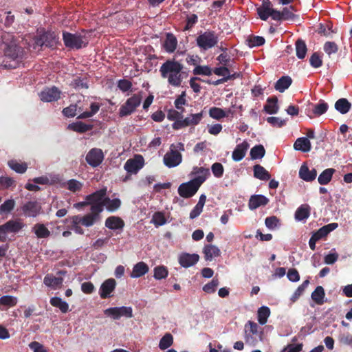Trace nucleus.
<instances>
[{
  "mask_svg": "<svg viewBox=\"0 0 352 352\" xmlns=\"http://www.w3.org/2000/svg\"><path fill=\"white\" fill-rule=\"evenodd\" d=\"M183 67V65L177 61L167 60L162 64L160 71L169 85L179 87L184 78Z\"/></svg>",
  "mask_w": 352,
  "mask_h": 352,
  "instance_id": "1",
  "label": "nucleus"
},
{
  "mask_svg": "<svg viewBox=\"0 0 352 352\" xmlns=\"http://www.w3.org/2000/svg\"><path fill=\"white\" fill-rule=\"evenodd\" d=\"M244 339L246 344L255 346L259 341H263V329L256 322L249 320L244 327Z\"/></svg>",
  "mask_w": 352,
  "mask_h": 352,
  "instance_id": "2",
  "label": "nucleus"
},
{
  "mask_svg": "<svg viewBox=\"0 0 352 352\" xmlns=\"http://www.w3.org/2000/svg\"><path fill=\"white\" fill-rule=\"evenodd\" d=\"M100 104L96 102H93L90 105L89 111L82 112V108L78 107L77 104H72L68 107L63 109V113L66 117H74L76 115L79 113L78 118L85 119L91 118L94 116L100 109Z\"/></svg>",
  "mask_w": 352,
  "mask_h": 352,
  "instance_id": "3",
  "label": "nucleus"
},
{
  "mask_svg": "<svg viewBox=\"0 0 352 352\" xmlns=\"http://www.w3.org/2000/svg\"><path fill=\"white\" fill-rule=\"evenodd\" d=\"M205 181V176L195 177L188 182L182 184L178 188L179 195L184 198L192 197Z\"/></svg>",
  "mask_w": 352,
  "mask_h": 352,
  "instance_id": "4",
  "label": "nucleus"
},
{
  "mask_svg": "<svg viewBox=\"0 0 352 352\" xmlns=\"http://www.w3.org/2000/svg\"><path fill=\"white\" fill-rule=\"evenodd\" d=\"M107 191V188H103L87 196V204L91 205V210L99 212L103 211Z\"/></svg>",
  "mask_w": 352,
  "mask_h": 352,
  "instance_id": "5",
  "label": "nucleus"
},
{
  "mask_svg": "<svg viewBox=\"0 0 352 352\" xmlns=\"http://www.w3.org/2000/svg\"><path fill=\"white\" fill-rule=\"evenodd\" d=\"M25 226L20 219L10 220L0 226V241L5 242L10 233H17Z\"/></svg>",
  "mask_w": 352,
  "mask_h": 352,
  "instance_id": "6",
  "label": "nucleus"
},
{
  "mask_svg": "<svg viewBox=\"0 0 352 352\" xmlns=\"http://www.w3.org/2000/svg\"><path fill=\"white\" fill-rule=\"evenodd\" d=\"M104 314L114 320H119L121 317L131 318L133 316L132 307L126 306L107 308L104 310Z\"/></svg>",
  "mask_w": 352,
  "mask_h": 352,
  "instance_id": "7",
  "label": "nucleus"
},
{
  "mask_svg": "<svg viewBox=\"0 0 352 352\" xmlns=\"http://www.w3.org/2000/svg\"><path fill=\"white\" fill-rule=\"evenodd\" d=\"M197 45L203 50L214 47L218 43V37L213 32H205L196 39Z\"/></svg>",
  "mask_w": 352,
  "mask_h": 352,
  "instance_id": "8",
  "label": "nucleus"
},
{
  "mask_svg": "<svg viewBox=\"0 0 352 352\" xmlns=\"http://www.w3.org/2000/svg\"><path fill=\"white\" fill-rule=\"evenodd\" d=\"M257 13L261 19L266 21L270 16L276 20L279 18V11L273 8L270 0H263L262 5L257 8Z\"/></svg>",
  "mask_w": 352,
  "mask_h": 352,
  "instance_id": "9",
  "label": "nucleus"
},
{
  "mask_svg": "<svg viewBox=\"0 0 352 352\" xmlns=\"http://www.w3.org/2000/svg\"><path fill=\"white\" fill-rule=\"evenodd\" d=\"M142 96L136 94L127 99L124 104L120 109L119 114L120 116H126L135 111L136 108L140 104Z\"/></svg>",
  "mask_w": 352,
  "mask_h": 352,
  "instance_id": "10",
  "label": "nucleus"
},
{
  "mask_svg": "<svg viewBox=\"0 0 352 352\" xmlns=\"http://www.w3.org/2000/svg\"><path fill=\"white\" fill-rule=\"evenodd\" d=\"M63 41L67 47L77 49L85 46L87 43V40L85 37L67 32L63 33Z\"/></svg>",
  "mask_w": 352,
  "mask_h": 352,
  "instance_id": "11",
  "label": "nucleus"
},
{
  "mask_svg": "<svg viewBox=\"0 0 352 352\" xmlns=\"http://www.w3.org/2000/svg\"><path fill=\"white\" fill-rule=\"evenodd\" d=\"M182 160V155L175 150V146H170V150L164 157V163L168 168H173L178 166Z\"/></svg>",
  "mask_w": 352,
  "mask_h": 352,
  "instance_id": "12",
  "label": "nucleus"
},
{
  "mask_svg": "<svg viewBox=\"0 0 352 352\" xmlns=\"http://www.w3.org/2000/svg\"><path fill=\"white\" fill-rule=\"evenodd\" d=\"M143 166L144 158L142 156L138 155L133 159H129L126 162L124 168L127 173L135 174L143 167Z\"/></svg>",
  "mask_w": 352,
  "mask_h": 352,
  "instance_id": "13",
  "label": "nucleus"
},
{
  "mask_svg": "<svg viewBox=\"0 0 352 352\" xmlns=\"http://www.w3.org/2000/svg\"><path fill=\"white\" fill-rule=\"evenodd\" d=\"M39 97L43 102H53L60 98V91L56 87L46 88L39 94Z\"/></svg>",
  "mask_w": 352,
  "mask_h": 352,
  "instance_id": "14",
  "label": "nucleus"
},
{
  "mask_svg": "<svg viewBox=\"0 0 352 352\" xmlns=\"http://www.w3.org/2000/svg\"><path fill=\"white\" fill-rule=\"evenodd\" d=\"M104 159V155L101 149L92 148L86 156L87 162L92 167L99 166Z\"/></svg>",
  "mask_w": 352,
  "mask_h": 352,
  "instance_id": "15",
  "label": "nucleus"
},
{
  "mask_svg": "<svg viewBox=\"0 0 352 352\" xmlns=\"http://www.w3.org/2000/svg\"><path fill=\"white\" fill-rule=\"evenodd\" d=\"M199 259V256L197 254H188L182 253L179 255L178 261L179 263L183 267H190L196 264Z\"/></svg>",
  "mask_w": 352,
  "mask_h": 352,
  "instance_id": "16",
  "label": "nucleus"
},
{
  "mask_svg": "<svg viewBox=\"0 0 352 352\" xmlns=\"http://www.w3.org/2000/svg\"><path fill=\"white\" fill-rule=\"evenodd\" d=\"M116 282L113 278H109L103 282L99 289V294L102 298H107L111 296L114 291Z\"/></svg>",
  "mask_w": 352,
  "mask_h": 352,
  "instance_id": "17",
  "label": "nucleus"
},
{
  "mask_svg": "<svg viewBox=\"0 0 352 352\" xmlns=\"http://www.w3.org/2000/svg\"><path fill=\"white\" fill-rule=\"evenodd\" d=\"M249 147L250 144L246 140H244L242 143L237 144L232 153V160L234 162H239L242 160L245 156Z\"/></svg>",
  "mask_w": 352,
  "mask_h": 352,
  "instance_id": "18",
  "label": "nucleus"
},
{
  "mask_svg": "<svg viewBox=\"0 0 352 352\" xmlns=\"http://www.w3.org/2000/svg\"><path fill=\"white\" fill-rule=\"evenodd\" d=\"M148 271V265L143 261H140L133 265L130 276L132 278H138L147 274Z\"/></svg>",
  "mask_w": 352,
  "mask_h": 352,
  "instance_id": "19",
  "label": "nucleus"
},
{
  "mask_svg": "<svg viewBox=\"0 0 352 352\" xmlns=\"http://www.w3.org/2000/svg\"><path fill=\"white\" fill-rule=\"evenodd\" d=\"M317 171L315 168L309 170L306 164L301 165L299 170V177L305 182H311L316 179Z\"/></svg>",
  "mask_w": 352,
  "mask_h": 352,
  "instance_id": "20",
  "label": "nucleus"
},
{
  "mask_svg": "<svg viewBox=\"0 0 352 352\" xmlns=\"http://www.w3.org/2000/svg\"><path fill=\"white\" fill-rule=\"evenodd\" d=\"M268 201V199L263 195H252L249 200L248 207L250 210H253L258 208V207L267 205Z\"/></svg>",
  "mask_w": 352,
  "mask_h": 352,
  "instance_id": "21",
  "label": "nucleus"
},
{
  "mask_svg": "<svg viewBox=\"0 0 352 352\" xmlns=\"http://www.w3.org/2000/svg\"><path fill=\"white\" fill-rule=\"evenodd\" d=\"M203 253L206 261H212L221 255V250L217 245L208 244L204 247Z\"/></svg>",
  "mask_w": 352,
  "mask_h": 352,
  "instance_id": "22",
  "label": "nucleus"
},
{
  "mask_svg": "<svg viewBox=\"0 0 352 352\" xmlns=\"http://www.w3.org/2000/svg\"><path fill=\"white\" fill-rule=\"evenodd\" d=\"M41 210V206L35 201L28 202L23 207V210L25 215L32 217H36L40 213Z\"/></svg>",
  "mask_w": 352,
  "mask_h": 352,
  "instance_id": "23",
  "label": "nucleus"
},
{
  "mask_svg": "<svg viewBox=\"0 0 352 352\" xmlns=\"http://www.w3.org/2000/svg\"><path fill=\"white\" fill-rule=\"evenodd\" d=\"M63 282L62 277H56L53 274H47L43 279V283L53 289L60 288Z\"/></svg>",
  "mask_w": 352,
  "mask_h": 352,
  "instance_id": "24",
  "label": "nucleus"
},
{
  "mask_svg": "<svg viewBox=\"0 0 352 352\" xmlns=\"http://www.w3.org/2000/svg\"><path fill=\"white\" fill-rule=\"evenodd\" d=\"M18 298L16 296L10 295H5L0 298V310L6 311L10 307L16 305Z\"/></svg>",
  "mask_w": 352,
  "mask_h": 352,
  "instance_id": "25",
  "label": "nucleus"
},
{
  "mask_svg": "<svg viewBox=\"0 0 352 352\" xmlns=\"http://www.w3.org/2000/svg\"><path fill=\"white\" fill-rule=\"evenodd\" d=\"M294 148L296 151L307 153L311 149V144L307 138H299L295 141Z\"/></svg>",
  "mask_w": 352,
  "mask_h": 352,
  "instance_id": "26",
  "label": "nucleus"
},
{
  "mask_svg": "<svg viewBox=\"0 0 352 352\" xmlns=\"http://www.w3.org/2000/svg\"><path fill=\"white\" fill-rule=\"evenodd\" d=\"M100 212L91 210L88 213L82 216V226L85 227H91L95 223L100 221Z\"/></svg>",
  "mask_w": 352,
  "mask_h": 352,
  "instance_id": "27",
  "label": "nucleus"
},
{
  "mask_svg": "<svg viewBox=\"0 0 352 352\" xmlns=\"http://www.w3.org/2000/svg\"><path fill=\"white\" fill-rule=\"evenodd\" d=\"M66 221L70 222L72 229L77 234H83L84 230L80 224L82 225V216L74 215L65 219Z\"/></svg>",
  "mask_w": 352,
  "mask_h": 352,
  "instance_id": "28",
  "label": "nucleus"
},
{
  "mask_svg": "<svg viewBox=\"0 0 352 352\" xmlns=\"http://www.w3.org/2000/svg\"><path fill=\"white\" fill-rule=\"evenodd\" d=\"M124 223L120 217L112 216L105 221V226L111 230L122 229Z\"/></svg>",
  "mask_w": 352,
  "mask_h": 352,
  "instance_id": "29",
  "label": "nucleus"
},
{
  "mask_svg": "<svg viewBox=\"0 0 352 352\" xmlns=\"http://www.w3.org/2000/svg\"><path fill=\"white\" fill-rule=\"evenodd\" d=\"M310 214V207L307 204L301 205L295 212V219L297 221L307 219Z\"/></svg>",
  "mask_w": 352,
  "mask_h": 352,
  "instance_id": "30",
  "label": "nucleus"
},
{
  "mask_svg": "<svg viewBox=\"0 0 352 352\" xmlns=\"http://www.w3.org/2000/svg\"><path fill=\"white\" fill-rule=\"evenodd\" d=\"M32 231L38 238H47L50 235V231L42 223H36L32 227Z\"/></svg>",
  "mask_w": 352,
  "mask_h": 352,
  "instance_id": "31",
  "label": "nucleus"
},
{
  "mask_svg": "<svg viewBox=\"0 0 352 352\" xmlns=\"http://www.w3.org/2000/svg\"><path fill=\"white\" fill-rule=\"evenodd\" d=\"M67 129L78 133H85L89 130H91L92 129V125L86 124L82 122L78 121L69 124L67 126Z\"/></svg>",
  "mask_w": 352,
  "mask_h": 352,
  "instance_id": "32",
  "label": "nucleus"
},
{
  "mask_svg": "<svg viewBox=\"0 0 352 352\" xmlns=\"http://www.w3.org/2000/svg\"><path fill=\"white\" fill-rule=\"evenodd\" d=\"M177 45V41L175 36L172 34H167L166 40L164 41V47L166 52L171 53L173 52Z\"/></svg>",
  "mask_w": 352,
  "mask_h": 352,
  "instance_id": "33",
  "label": "nucleus"
},
{
  "mask_svg": "<svg viewBox=\"0 0 352 352\" xmlns=\"http://www.w3.org/2000/svg\"><path fill=\"white\" fill-rule=\"evenodd\" d=\"M335 169L333 168H327L323 170L320 175L318 176V181L321 185H326L329 183L331 180L332 176L335 173Z\"/></svg>",
  "mask_w": 352,
  "mask_h": 352,
  "instance_id": "34",
  "label": "nucleus"
},
{
  "mask_svg": "<svg viewBox=\"0 0 352 352\" xmlns=\"http://www.w3.org/2000/svg\"><path fill=\"white\" fill-rule=\"evenodd\" d=\"M292 78L289 76L281 77L275 85V89L279 92H284L292 84Z\"/></svg>",
  "mask_w": 352,
  "mask_h": 352,
  "instance_id": "35",
  "label": "nucleus"
},
{
  "mask_svg": "<svg viewBox=\"0 0 352 352\" xmlns=\"http://www.w3.org/2000/svg\"><path fill=\"white\" fill-rule=\"evenodd\" d=\"M325 293L322 286H318L311 294V299L318 305L324 303Z\"/></svg>",
  "mask_w": 352,
  "mask_h": 352,
  "instance_id": "36",
  "label": "nucleus"
},
{
  "mask_svg": "<svg viewBox=\"0 0 352 352\" xmlns=\"http://www.w3.org/2000/svg\"><path fill=\"white\" fill-rule=\"evenodd\" d=\"M50 302L53 307L58 308L63 313H67L69 311L68 303L59 297H52Z\"/></svg>",
  "mask_w": 352,
  "mask_h": 352,
  "instance_id": "37",
  "label": "nucleus"
},
{
  "mask_svg": "<svg viewBox=\"0 0 352 352\" xmlns=\"http://www.w3.org/2000/svg\"><path fill=\"white\" fill-rule=\"evenodd\" d=\"M254 176L261 180H269L270 175L268 171L261 165L254 166Z\"/></svg>",
  "mask_w": 352,
  "mask_h": 352,
  "instance_id": "38",
  "label": "nucleus"
},
{
  "mask_svg": "<svg viewBox=\"0 0 352 352\" xmlns=\"http://www.w3.org/2000/svg\"><path fill=\"white\" fill-rule=\"evenodd\" d=\"M266 113L269 114H275L278 111V100L276 98H269L264 107Z\"/></svg>",
  "mask_w": 352,
  "mask_h": 352,
  "instance_id": "39",
  "label": "nucleus"
},
{
  "mask_svg": "<svg viewBox=\"0 0 352 352\" xmlns=\"http://www.w3.org/2000/svg\"><path fill=\"white\" fill-rule=\"evenodd\" d=\"M121 206V201L118 198L111 199L106 197L104 208L109 212H114L117 210Z\"/></svg>",
  "mask_w": 352,
  "mask_h": 352,
  "instance_id": "40",
  "label": "nucleus"
},
{
  "mask_svg": "<svg viewBox=\"0 0 352 352\" xmlns=\"http://www.w3.org/2000/svg\"><path fill=\"white\" fill-rule=\"evenodd\" d=\"M173 336L170 333H165L159 342V348L161 350H166L173 344Z\"/></svg>",
  "mask_w": 352,
  "mask_h": 352,
  "instance_id": "41",
  "label": "nucleus"
},
{
  "mask_svg": "<svg viewBox=\"0 0 352 352\" xmlns=\"http://www.w3.org/2000/svg\"><path fill=\"white\" fill-rule=\"evenodd\" d=\"M335 108L340 113L344 114L350 110L351 104L346 99L341 98L336 102Z\"/></svg>",
  "mask_w": 352,
  "mask_h": 352,
  "instance_id": "42",
  "label": "nucleus"
},
{
  "mask_svg": "<svg viewBox=\"0 0 352 352\" xmlns=\"http://www.w3.org/2000/svg\"><path fill=\"white\" fill-rule=\"evenodd\" d=\"M258 321L260 324H265L270 315V309L266 306L260 307L258 310Z\"/></svg>",
  "mask_w": 352,
  "mask_h": 352,
  "instance_id": "43",
  "label": "nucleus"
},
{
  "mask_svg": "<svg viewBox=\"0 0 352 352\" xmlns=\"http://www.w3.org/2000/svg\"><path fill=\"white\" fill-rule=\"evenodd\" d=\"M9 167L17 173H24L28 168L26 163H21L16 160H10L8 162Z\"/></svg>",
  "mask_w": 352,
  "mask_h": 352,
  "instance_id": "44",
  "label": "nucleus"
},
{
  "mask_svg": "<svg viewBox=\"0 0 352 352\" xmlns=\"http://www.w3.org/2000/svg\"><path fill=\"white\" fill-rule=\"evenodd\" d=\"M250 154L252 160L261 159L265 154V150L263 146L256 145L251 148Z\"/></svg>",
  "mask_w": 352,
  "mask_h": 352,
  "instance_id": "45",
  "label": "nucleus"
},
{
  "mask_svg": "<svg viewBox=\"0 0 352 352\" xmlns=\"http://www.w3.org/2000/svg\"><path fill=\"white\" fill-rule=\"evenodd\" d=\"M168 272L166 267L159 265L153 269V277L156 280L166 278L168 276Z\"/></svg>",
  "mask_w": 352,
  "mask_h": 352,
  "instance_id": "46",
  "label": "nucleus"
},
{
  "mask_svg": "<svg viewBox=\"0 0 352 352\" xmlns=\"http://www.w3.org/2000/svg\"><path fill=\"white\" fill-rule=\"evenodd\" d=\"M209 116L215 120H220L228 116V113L223 109L212 107L209 109Z\"/></svg>",
  "mask_w": 352,
  "mask_h": 352,
  "instance_id": "47",
  "label": "nucleus"
},
{
  "mask_svg": "<svg viewBox=\"0 0 352 352\" xmlns=\"http://www.w3.org/2000/svg\"><path fill=\"white\" fill-rule=\"evenodd\" d=\"M203 118L202 113L190 114L184 119L186 124L188 126L197 125L200 122Z\"/></svg>",
  "mask_w": 352,
  "mask_h": 352,
  "instance_id": "48",
  "label": "nucleus"
},
{
  "mask_svg": "<svg viewBox=\"0 0 352 352\" xmlns=\"http://www.w3.org/2000/svg\"><path fill=\"white\" fill-rule=\"evenodd\" d=\"M219 285V280L217 278H213L211 281L204 285L202 289L206 294H213L216 292Z\"/></svg>",
  "mask_w": 352,
  "mask_h": 352,
  "instance_id": "49",
  "label": "nucleus"
},
{
  "mask_svg": "<svg viewBox=\"0 0 352 352\" xmlns=\"http://www.w3.org/2000/svg\"><path fill=\"white\" fill-rule=\"evenodd\" d=\"M296 56L298 58L302 59L305 58L307 53V46L304 41L298 40L296 43Z\"/></svg>",
  "mask_w": 352,
  "mask_h": 352,
  "instance_id": "50",
  "label": "nucleus"
},
{
  "mask_svg": "<svg viewBox=\"0 0 352 352\" xmlns=\"http://www.w3.org/2000/svg\"><path fill=\"white\" fill-rule=\"evenodd\" d=\"M19 53L20 49L15 43H12L8 45L7 47L5 49L6 55L12 58H16Z\"/></svg>",
  "mask_w": 352,
  "mask_h": 352,
  "instance_id": "51",
  "label": "nucleus"
},
{
  "mask_svg": "<svg viewBox=\"0 0 352 352\" xmlns=\"http://www.w3.org/2000/svg\"><path fill=\"white\" fill-rule=\"evenodd\" d=\"M195 75L210 76L212 69L208 65H196L192 71Z\"/></svg>",
  "mask_w": 352,
  "mask_h": 352,
  "instance_id": "52",
  "label": "nucleus"
},
{
  "mask_svg": "<svg viewBox=\"0 0 352 352\" xmlns=\"http://www.w3.org/2000/svg\"><path fill=\"white\" fill-rule=\"evenodd\" d=\"M65 185L67 188L73 192L80 191L82 188V184L76 179H70Z\"/></svg>",
  "mask_w": 352,
  "mask_h": 352,
  "instance_id": "53",
  "label": "nucleus"
},
{
  "mask_svg": "<svg viewBox=\"0 0 352 352\" xmlns=\"http://www.w3.org/2000/svg\"><path fill=\"white\" fill-rule=\"evenodd\" d=\"M323 50L324 52L330 56L333 54H336L338 50L337 44L332 41H327L324 44Z\"/></svg>",
  "mask_w": 352,
  "mask_h": 352,
  "instance_id": "54",
  "label": "nucleus"
},
{
  "mask_svg": "<svg viewBox=\"0 0 352 352\" xmlns=\"http://www.w3.org/2000/svg\"><path fill=\"white\" fill-rule=\"evenodd\" d=\"M265 224L268 229L274 230L275 228L279 227L280 221L276 217L271 216L265 219Z\"/></svg>",
  "mask_w": 352,
  "mask_h": 352,
  "instance_id": "55",
  "label": "nucleus"
},
{
  "mask_svg": "<svg viewBox=\"0 0 352 352\" xmlns=\"http://www.w3.org/2000/svg\"><path fill=\"white\" fill-rule=\"evenodd\" d=\"M151 223L156 227L163 226L166 223V219L162 212H155L152 218Z\"/></svg>",
  "mask_w": 352,
  "mask_h": 352,
  "instance_id": "56",
  "label": "nucleus"
},
{
  "mask_svg": "<svg viewBox=\"0 0 352 352\" xmlns=\"http://www.w3.org/2000/svg\"><path fill=\"white\" fill-rule=\"evenodd\" d=\"M267 121L274 127H282L286 124L285 120L281 119L278 117H268Z\"/></svg>",
  "mask_w": 352,
  "mask_h": 352,
  "instance_id": "57",
  "label": "nucleus"
},
{
  "mask_svg": "<svg viewBox=\"0 0 352 352\" xmlns=\"http://www.w3.org/2000/svg\"><path fill=\"white\" fill-rule=\"evenodd\" d=\"M28 346L33 352H48L42 344L36 341L31 342Z\"/></svg>",
  "mask_w": 352,
  "mask_h": 352,
  "instance_id": "58",
  "label": "nucleus"
},
{
  "mask_svg": "<svg viewBox=\"0 0 352 352\" xmlns=\"http://www.w3.org/2000/svg\"><path fill=\"white\" fill-rule=\"evenodd\" d=\"M328 109V105L325 102H320L315 105L313 112L316 116H320L324 113Z\"/></svg>",
  "mask_w": 352,
  "mask_h": 352,
  "instance_id": "59",
  "label": "nucleus"
},
{
  "mask_svg": "<svg viewBox=\"0 0 352 352\" xmlns=\"http://www.w3.org/2000/svg\"><path fill=\"white\" fill-rule=\"evenodd\" d=\"M212 172L216 177H221L223 174V166L221 164L216 162L212 165Z\"/></svg>",
  "mask_w": 352,
  "mask_h": 352,
  "instance_id": "60",
  "label": "nucleus"
},
{
  "mask_svg": "<svg viewBox=\"0 0 352 352\" xmlns=\"http://www.w3.org/2000/svg\"><path fill=\"white\" fill-rule=\"evenodd\" d=\"M265 39L262 36H253L248 39V45L250 47L260 46L264 44Z\"/></svg>",
  "mask_w": 352,
  "mask_h": 352,
  "instance_id": "61",
  "label": "nucleus"
},
{
  "mask_svg": "<svg viewBox=\"0 0 352 352\" xmlns=\"http://www.w3.org/2000/svg\"><path fill=\"white\" fill-rule=\"evenodd\" d=\"M14 206V200L9 199L6 201L0 206V213H6L11 211Z\"/></svg>",
  "mask_w": 352,
  "mask_h": 352,
  "instance_id": "62",
  "label": "nucleus"
},
{
  "mask_svg": "<svg viewBox=\"0 0 352 352\" xmlns=\"http://www.w3.org/2000/svg\"><path fill=\"white\" fill-rule=\"evenodd\" d=\"M14 181L8 177H0V189H5L12 186Z\"/></svg>",
  "mask_w": 352,
  "mask_h": 352,
  "instance_id": "63",
  "label": "nucleus"
},
{
  "mask_svg": "<svg viewBox=\"0 0 352 352\" xmlns=\"http://www.w3.org/2000/svg\"><path fill=\"white\" fill-rule=\"evenodd\" d=\"M302 349V344H292L287 345L282 352H300Z\"/></svg>",
  "mask_w": 352,
  "mask_h": 352,
  "instance_id": "64",
  "label": "nucleus"
}]
</instances>
